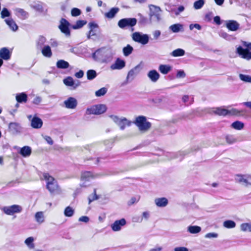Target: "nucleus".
<instances>
[{
    "mask_svg": "<svg viewBox=\"0 0 251 251\" xmlns=\"http://www.w3.org/2000/svg\"><path fill=\"white\" fill-rule=\"evenodd\" d=\"M240 230L243 232H251V223H242L240 226Z\"/></svg>",
    "mask_w": 251,
    "mask_h": 251,
    "instance_id": "58836bf2",
    "label": "nucleus"
},
{
    "mask_svg": "<svg viewBox=\"0 0 251 251\" xmlns=\"http://www.w3.org/2000/svg\"><path fill=\"white\" fill-rule=\"evenodd\" d=\"M15 11L17 16L21 19H25L27 18L28 16V13L23 9L17 8Z\"/></svg>",
    "mask_w": 251,
    "mask_h": 251,
    "instance_id": "c9c22d12",
    "label": "nucleus"
},
{
    "mask_svg": "<svg viewBox=\"0 0 251 251\" xmlns=\"http://www.w3.org/2000/svg\"><path fill=\"white\" fill-rule=\"evenodd\" d=\"M137 22V19L134 18H123L118 21V25L122 29L131 27V30L133 31L134 28L133 27L136 25Z\"/></svg>",
    "mask_w": 251,
    "mask_h": 251,
    "instance_id": "6e6552de",
    "label": "nucleus"
},
{
    "mask_svg": "<svg viewBox=\"0 0 251 251\" xmlns=\"http://www.w3.org/2000/svg\"><path fill=\"white\" fill-rule=\"evenodd\" d=\"M69 63L62 59L59 60L56 62V67L58 69H65L69 68Z\"/></svg>",
    "mask_w": 251,
    "mask_h": 251,
    "instance_id": "473e14b6",
    "label": "nucleus"
},
{
    "mask_svg": "<svg viewBox=\"0 0 251 251\" xmlns=\"http://www.w3.org/2000/svg\"><path fill=\"white\" fill-rule=\"evenodd\" d=\"M126 224V221L123 218L119 220H117L111 225V228L114 231H118L121 230V227Z\"/></svg>",
    "mask_w": 251,
    "mask_h": 251,
    "instance_id": "f3484780",
    "label": "nucleus"
},
{
    "mask_svg": "<svg viewBox=\"0 0 251 251\" xmlns=\"http://www.w3.org/2000/svg\"><path fill=\"white\" fill-rule=\"evenodd\" d=\"M201 229V227L197 226H190L187 227V231L191 234L198 233Z\"/></svg>",
    "mask_w": 251,
    "mask_h": 251,
    "instance_id": "e433bc0d",
    "label": "nucleus"
},
{
    "mask_svg": "<svg viewBox=\"0 0 251 251\" xmlns=\"http://www.w3.org/2000/svg\"><path fill=\"white\" fill-rule=\"evenodd\" d=\"M86 24V22L84 20H78L76 22V24L73 25L72 27L74 29H79L81 28L83 25Z\"/></svg>",
    "mask_w": 251,
    "mask_h": 251,
    "instance_id": "de8ad7c7",
    "label": "nucleus"
},
{
    "mask_svg": "<svg viewBox=\"0 0 251 251\" xmlns=\"http://www.w3.org/2000/svg\"><path fill=\"white\" fill-rule=\"evenodd\" d=\"M218 234L214 232L208 233L205 235V237L206 238H216L218 237Z\"/></svg>",
    "mask_w": 251,
    "mask_h": 251,
    "instance_id": "bf43d9fd",
    "label": "nucleus"
},
{
    "mask_svg": "<svg viewBox=\"0 0 251 251\" xmlns=\"http://www.w3.org/2000/svg\"><path fill=\"white\" fill-rule=\"evenodd\" d=\"M74 214V209L70 206L67 207L64 210V215L66 217H72Z\"/></svg>",
    "mask_w": 251,
    "mask_h": 251,
    "instance_id": "8fccbe9b",
    "label": "nucleus"
},
{
    "mask_svg": "<svg viewBox=\"0 0 251 251\" xmlns=\"http://www.w3.org/2000/svg\"><path fill=\"white\" fill-rule=\"evenodd\" d=\"M154 202L157 207H164L167 205L168 200L166 198H158L154 200Z\"/></svg>",
    "mask_w": 251,
    "mask_h": 251,
    "instance_id": "4be33fe9",
    "label": "nucleus"
},
{
    "mask_svg": "<svg viewBox=\"0 0 251 251\" xmlns=\"http://www.w3.org/2000/svg\"><path fill=\"white\" fill-rule=\"evenodd\" d=\"M139 200V198H136V197H132L131 198V199L128 201V205H131L135 203V202H137Z\"/></svg>",
    "mask_w": 251,
    "mask_h": 251,
    "instance_id": "680f3d73",
    "label": "nucleus"
},
{
    "mask_svg": "<svg viewBox=\"0 0 251 251\" xmlns=\"http://www.w3.org/2000/svg\"><path fill=\"white\" fill-rule=\"evenodd\" d=\"M171 67L168 65H160L159 66V71L163 74H167L171 70Z\"/></svg>",
    "mask_w": 251,
    "mask_h": 251,
    "instance_id": "4c0bfd02",
    "label": "nucleus"
},
{
    "mask_svg": "<svg viewBox=\"0 0 251 251\" xmlns=\"http://www.w3.org/2000/svg\"><path fill=\"white\" fill-rule=\"evenodd\" d=\"M95 176L91 172L86 171L82 173L81 180L84 181H89L91 179L94 178Z\"/></svg>",
    "mask_w": 251,
    "mask_h": 251,
    "instance_id": "c85d7f7f",
    "label": "nucleus"
},
{
    "mask_svg": "<svg viewBox=\"0 0 251 251\" xmlns=\"http://www.w3.org/2000/svg\"><path fill=\"white\" fill-rule=\"evenodd\" d=\"M114 143L113 139L107 140L104 141V145L106 146L107 149H111Z\"/></svg>",
    "mask_w": 251,
    "mask_h": 251,
    "instance_id": "6e6d98bb",
    "label": "nucleus"
},
{
    "mask_svg": "<svg viewBox=\"0 0 251 251\" xmlns=\"http://www.w3.org/2000/svg\"><path fill=\"white\" fill-rule=\"evenodd\" d=\"M107 91V88L105 87H102L99 89V90L96 91L95 95L97 97H101L104 95Z\"/></svg>",
    "mask_w": 251,
    "mask_h": 251,
    "instance_id": "3c124183",
    "label": "nucleus"
},
{
    "mask_svg": "<svg viewBox=\"0 0 251 251\" xmlns=\"http://www.w3.org/2000/svg\"><path fill=\"white\" fill-rule=\"evenodd\" d=\"M34 241V238L33 237H29L25 240V244L26 245L29 250H32L35 248Z\"/></svg>",
    "mask_w": 251,
    "mask_h": 251,
    "instance_id": "f704fd0d",
    "label": "nucleus"
},
{
    "mask_svg": "<svg viewBox=\"0 0 251 251\" xmlns=\"http://www.w3.org/2000/svg\"><path fill=\"white\" fill-rule=\"evenodd\" d=\"M43 126V121L39 117L34 116L31 120V126L36 129L40 128Z\"/></svg>",
    "mask_w": 251,
    "mask_h": 251,
    "instance_id": "aec40b11",
    "label": "nucleus"
},
{
    "mask_svg": "<svg viewBox=\"0 0 251 251\" xmlns=\"http://www.w3.org/2000/svg\"><path fill=\"white\" fill-rule=\"evenodd\" d=\"M150 9L149 17L151 23L158 22L161 20V8L157 6L150 4L149 6Z\"/></svg>",
    "mask_w": 251,
    "mask_h": 251,
    "instance_id": "20e7f679",
    "label": "nucleus"
},
{
    "mask_svg": "<svg viewBox=\"0 0 251 251\" xmlns=\"http://www.w3.org/2000/svg\"><path fill=\"white\" fill-rule=\"evenodd\" d=\"M204 0H198L197 1H196L194 3V8L195 9H200L202 7L203 5L204 4Z\"/></svg>",
    "mask_w": 251,
    "mask_h": 251,
    "instance_id": "09e8293b",
    "label": "nucleus"
},
{
    "mask_svg": "<svg viewBox=\"0 0 251 251\" xmlns=\"http://www.w3.org/2000/svg\"><path fill=\"white\" fill-rule=\"evenodd\" d=\"M107 108L104 104H97L87 108L86 114L87 115H100L106 111Z\"/></svg>",
    "mask_w": 251,
    "mask_h": 251,
    "instance_id": "1a4fd4ad",
    "label": "nucleus"
},
{
    "mask_svg": "<svg viewBox=\"0 0 251 251\" xmlns=\"http://www.w3.org/2000/svg\"><path fill=\"white\" fill-rule=\"evenodd\" d=\"M239 77L241 80L244 82L251 83V76L249 75L240 74Z\"/></svg>",
    "mask_w": 251,
    "mask_h": 251,
    "instance_id": "a18cd8bd",
    "label": "nucleus"
},
{
    "mask_svg": "<svg viewBox=\"0 0 251 251\" xmlns=\"http://www.w3.org/2000/svg\"><path fill=\"white\" fill-rule=\"evenodd\" d=\"M44 138L49 144L52 145L53 144V142L50 137L48 136H45Z\"/></svg>",
    "mask_w": 251,
    "mask_h": 251,
    "instance_id": "338daca9",
    "label": "nucleus"
},
{
    "mask_svg": "<svg viewBox=\"0 0 251 251\" xmlns=\"http://www.w3.org/2000/svg\"><path fill=\"white\" fill-rule=\"evenodd\" d=\"M9 128L12 133L15 134L20 132L21 127L18 123H10L9 125Z\"/></svg>",
    "mask_w": 251,
    "mask_h": 251,
    "instance_id": "393cba45",
    "label": "nucleus"
},
{
    "mask_svg": "<svg viewBox=\"0 0 251 251\" xmlns=\"http://www.w3.org/2000/svg\"><path fill=\"white\" fill-rule=\"evenodd\" d=\"M20 153L24 157H28L31 153V149L28 146H25L21 149Z\"/></svg>",
    "mask_w": 251,
    "mask_h": 251,
    "instance_id": "7c9ffc66",
    "label": "nucleus"
},
{
    "mask_svg": "<svg viewBox=\"0 0 251 251\" xmlns=\"http://www.w3.org/2000/svg\"><path fill=\"white\" fill-rule=\"evenodd\" d=\"M87 78L88 80H91L94 79L97 76V73L94 70H89L87 72Z\"/></svg>",
    "mask_w": 251,
    "mask_h": 251,
    "instance_id": "49530a36",
    "label": "nucleus"
},
{
    "mask_svg": "<svg viewBox=\"0 0 251 251\" xmlns=\"http://www.w3.org/2000/svg\"><path fill=\"white\" fill-rule=\"evenodd\" d=\"M185 76V74L183 71L179 70L177 72L176 77L178 78H182Z\"/></svg>",
    "mask_w": 251,
    "mask_h": 251,
    "instance_id": "69168bd1",
    "label": "nucleus"
},
{
    "mask_svg": "<svg viewBox=\"0 0 251 251\" xmlns=\"http://www.w3.org/2000/svg\"><path fill=\"white\" fill-rule=\"evenodd\" d=\"M114 53L110 48L103 47L96 50L92 54L93 58L100 63L111 62Z\"/></svg>",
    "mask_w": 251,
    "mask_h": 251,
    "instance_id": "f257e3e1",
    "label": "nucleus"
},
{
    "mask_svg": "<svg viewBox=\"0 0 251 251\" xmlns=\"http://www.w3.org/2000/svg\"><path fill=\"white\" fill-rule=\"evenodd\" d=\"M212 13L211 12L208 13L205 15L204 20L206 22H210L212 19Z\"/></svg>",
    "mask_w": 251,
    "mask_h": 251,
    "instance_id": "e2e57ef3",
    "label": "nucleus"
},
{
    "mask_svg": "<svg viewBox=\"0 0 251 251\" xmlns=\"http://www.w3.org/2000/svg\"><path fill=\"white\" fill-rule=\"evenodd\" d=\"M247 175H237L235 176V181L238 182L241 185L247 187Z\"/></svg>",
    "mask_w": 251,
    "mask_h": 251,
    "instance_id": "5701e85b",
    "label": "nucleus"
},
{
    "mask_svg": "<svg viewBox=\"0 0 251 251\" xmlns=\"http://www.w3.org/2000/svg\"><path fill=\"white\" fill-rule=\"evenodd\" d=\"M220 36L226 40H230L232 38L230 35L225 32H221L220 33Z\"/></svg>",
    "mask_w": 251,
    "mask_h": 251,
    "instance_id": "4d7b16f0",
    "label": "nucleus"
},
{
    "mask_svg": "<svg viewBox=\"0 0 251 251\" xmlns=\"http://www.w3.org/2000/svg\"><path fill=\"white\" fill-rule=\"evenodd\" d=\"M226 141L228 144H233L236 141V138L234 137L233 135H228L226 137Z\"/></svg>",
    "mask_w": 251,
    "mask_h": 251,
    "instance_id": "603ef678",
    "label": "nucleus"
},
{
    "mask_svg": "<svg viewBox=\"0 0 251 251\" xmlns=\"http://www.w3.org/2000/svg\"><path fill=\"white\" fill-rule=\"evenodd\" d=\"M226 27L230 31H237L239 28L240 25L237 22L234 20H227L226 21Z\"/></svg>",
    "mask_w": 251,
    "mask_h": 251,
    "instance_id": "dca6fc26",
    "label": "nucleus"
},
{
    "mask_svg": "<svg viewBox=\"0 0 251 251\" xmlns=\"http://www.w3.org/2000/svg\"><path fill=\"white\" fill-rule=\"evenodd\" d=\"M80 14L81 11L78 8H73L71 10V14L73 16L76 17L80 15Z\"/></svg>",
    "mask_w": 251,
    "mask_h": 251,
    "instance_id": "5fc2aeb1",
    "label": "nucleus"
},
{
    "mask_svg": "<svg viewBox=\"0 0 251 251\" xmlns=\"http://www.w3.org/2000/svg\"><path fill=\"white\" fill-rule=\"evenodd\" d=\"M70 24L68 21L64 18H62L60 21V25L58 27L63 33L66 36L69 37L70 36Z\"/></svg>",
    "mask_w": 251,
    "mask_h": 251,
    "instance_id": "f8f14e48",
    "label": "nucleus"
},
{
    "mask_svg": "<svg viewBox=\"0 0 251 251\" xmlns=\"http://www.w3.org/2000/svg\"><path fill=\"white\" fill-rule=\"evenodd\" d=\"M118 7H113L108 12L104 14L105 17L108 19H113L119 11Z\"/></svg>",
    "mask_w": 251,
    "mask_h": 251,
    "instance_id": "a878e982",
    "label": "nucleus"
},
{
    "mask_svg": "<svg viewBox=\"0 0 251 251\" xmlns=\"http://www.w3.org/2000/svg\"><path fill=\"white\" fill-rule=\"evenodd\" d=\"M147 76L151 81L154 83L157 82L160 76L159 74L155 70L150 71L147 74Z\"/></svg>",
    "mask_w": 251,
    "mask_h": 251,
    "instance_id": "6ab92c4d",
    "label": "nucleus"
},
{
    "mask_svg": "<svg viewBox=\"0 0 251 251\" xmlns=\"http://www.w3.org/2000/svg\"><path fill=\"white\" fill-rule=\"evenodd\" d=\"M63 83L67 86L72 87L73 89H75L80 85V82L78 80L74 81L71 76H68L63 79Z\"/></svg>",
    "mask_w": 251,
    "mask_h": 251,
    "instance_id": "ddd939ff",
    "label": "nucleus"
},
{
    "mask_svg": "<svg viewBox=\"0 0 251 251\" xmlns=\"http://www.w3.org/2000/svg\"><path fill=\"white\" fill-rule=\"evenodd\" d=\"M134 123L138 127L139 130L142 132L147 131L151 126V123L147 121L146 117L144 116L136 117Z\"/></svg>",
    "mask_w": 251,
    "mask_h": 251,
    "instance_id": "423d86ee",
    "label": "nucleus"
},
{
    "mask_svg": "<svg viewBox=\"0 0 251 251\" xmlns=\"http://www.w3.org/2000/svg\"><path fill=\"white\" fill-rule=\"evenodd\" d=\"M132 40L142 45H146L149 41V36L141 32H135L132 34Z\"/></svg>",
    "mask_w": 251,
    "mask_h": 251,
    "instance_id": "9d476101",
    "label": "nucleus"
},
{
    "mask_svg": "<svg viewBox=\"0 0 251 251\" xmlns=\"http://www.w3.org/2000/svg\"><path fill=\"white\" fill-rule=\"evenodd\" d=\"M98 196L97 195L96 193V190H94V194L91 196H90L88 198L89 199V203H90L92 201L94 200H96L98 199Z\"/></svg>",
    "mask_w": 251,
    "mask_h": 251,
    "instance_id": "052dcab7",
    "label": "nucleus"
},
{
    "mask_svg": "<svg viewBox=\"0 0 251 251\" xmlns=\"http://www.w3.org/2000/svg\"><path fill=\"white\" fill-rule=\"evenodd\" d=\"M35 219L38 224L43 223L45 222V216L43 212L42 211L36 212L35 214Z\"/></svg>",
    "mask_w": 251,
    "mask_h": 251,
    "instance_id": "2f4dec72",
    "label": "nucleus"
},
{
    "mask_svg": "<svg viewBox=\"0 0 251 251\" xmlns=\"http://www.w3.org/2000/svg\"><path fill=\"white\" fill-rule=\"evenodd\" d=\"M0 209L6 215H12L14 213L21 212L22 211V207L19 205L14 204L1 207Z\"/></svg>",
    "mask_w": 251,
    "mask_h": 251,
    "instance_id": "9b49d317",
    "label": "nucleus"
},
{
    "mask_svg": "<svg viewBox=\"0 0 251 251\" xmlns=\"http://www.w3.org/2000/svg\"><path fill=\"white\" fill-rule=\"evenodd\" d=\"M90 30L87 35V38L90 39L91 36L96 35V31L94 30L95 28L98 27V25L94 23L91 22L88 25Z\"/></svg>",
    "mask_w": 251,
    "mask_h": 251,
    "instance_id": "cd10ccee",
    "label": "nucleus"
},
{
    "mask_svg": "<svg viewBox=\"0 0 251 251\" xmlns=\"http://www.w3.org/2000/svg\"><path fill=\"white\" fill-rule=\"evenodd\" d=\"M231 127L237 130H241L243 128L244 125V124L239 121H235L231 124Z\"/></svg>",
    "mask_w": 251,
    "mask_h": 251,
    "instance_id": "37998d69",
    "label": "nucleus"
},
{
    "mask_svg": "<svg viewBox=\"0 0 251 251\" xmlns=\"http://www.w3.org/2000/svg\"><path fill=\"white\" fill-rule=\"evenodd\" d=\"M213 112L220 116L231 115V116H242L245 114L246 111L245 110H238L236 108H232L227 110L221 107L214 108L213 109Z\"/></svg>",
    "mask_w": 251,
    "mask_h": 251,
    "instance_id": "f03ea898",
    "label": "nucleus"
},
{
    "mask_svg": "<svg viewBox=\"0 0 251 251\" xmlns=\"http://www.w3.org/2000/svg\"><path fill=\"white\" fill-rule=\"evenodd\" d=\"M43 177L47 182V189L50 193L59 191V188L56 180L48 173H44Z\"/></svg>",
    "mask_w": 251,
    "mask_h": 251,
    "instance_id": "7ed1b4c3",
    "label": "nucleus"
},
{
    "mask_svg": "<svg viewBox=\"0 0 251 251\" xmlns=\"http://www.w3.org/2000/svg\"><path fill=\"white\" fill-rule=\"evenodd\" d=\"M33 8L37 11L39 12H43V7L41 4H36L33 6Z\"/></svg>",
    "mask_w": 251,
    "mask_h": 251,
    "instance_id": "13d9d810",
    "label": "nucleus"
},
{
    "mask_svg": "<svg viewBox=\"0 0 251 251\" xmlns=\"http://www.w3.org/2000/svg\"><path fill=\"white\" fill-rule=\"evenodd\" d=\"M141 70L140 65H138L131 69L128 73L126 77L127 81H132L135 77L139 73Z\"/></svg>",
    "mask_w": 251,
    "mask_h": 251,
    "instance_id": "4468645a",
    "label": "nucleus"
},
{
    "mask_svg": "<svg viewBox=\"0 0 251 251\" xmlns=\"http://www.w3.org/2000/svg\"><path fill=\"white\" fill-rule=\"evenodd\" d=\"M223 226L227 228H233L236 226V223L232 220H226L223 223Z\"/></svg>",
    "mask_w": 251,
    "mask_h": 251,
    "instance_id": "a19ab883",
    "label": "nucleus"
},
{
    "mask_svg": "<svg viewBox=\"0 0 251 251\" xmlns=\"http://www.w3.org/2000/svg\"><path fill=\"white\" fill-rule=\"evenodd\" d=\"M133 50V48L129 45H127L123 49V53L126 56L129 55L132 52Z\"/></svg>",
    "mask_w": 251,
    "mask_h": 251,
    "instance_id": "c03bdc74",
    "label": "nucleus"
},
{
    "mask_svg": "<svg viewBox=\"0 0 251 251\" xmlns=\"http://www.w3.org/2000/svg\"><path fill=\"white\" fill-rule=\"evenodd\" d=\"M16 100L19 103L26 102L27 100V96L25 93H19L16 96Z\"/></svg>",
    "mask_w": 251,
    "mask_h": 251,
    "instance_id": "c756f323",
    "label": "nucleus"
},
{
    "mask_svg": "<svg viewBox=\"0 0 251 251\" xmlns=\"http://www.w3.org/2000/svg\"><path fill=\"white\" fill-rule=\"evenodd\" d=\"M169 28L174 33L183 31V26L180 24H176L171 25Z\"/></svg>",
    "mask_w": 251,
    "mask_h": 251,
    "instance_id": "72a5a7b5",
    "label": "nucleus"
},
{
    "mask_svg": "<svg viewBox=\"0 0 251 251\" xmlns=\"http://www.w3.org/2000/svg\"><path fill=\"white\" fill-rule=\"evenodd\" d=\"M10 29L13 31H16L18 29V26L15 22L11 18H8L4 20Z\"/></svg>",
    "mask_w": 251,
    "mask_h": 251,
    "instance_id": "b1692460",
    "label": "nucleus"
},
{
    "mask_svg": "<svg viewBox=\"0 0 251 251\" xmlns=\"http://www.w3.org/2000/svg\"><path fill=\"white\" fill-rule=\"evenodd\" d=\"M0 14L1 17L3 19L6 17H9L10 15V13L7 8H4L2 10Z\"/></svg>",
    "mask_w": 251,
    "mask_h": 251,
    "instance_id": "864d4df0",
    "label": "nucleus"
},
{
    "mask_svg": "<svg viewBox=\"0 0 251 251\" xmlns=\"http://www.w3.org/2000/svg\"><path fill=\"white\" fill-rule=\"evenodd\" d=\"M78 221L79 222H84V223H87L89 222V218L87 216H81L80 217L79 219H78Z\"/></svg>",
    "mask_w": 251,
    "mask_h": 251,
    "instance_id": "0e129e2a",
    "label": "nucleus"
},
{
    "mask_svg": "<svg viewBox=\"0 0 251 251\" xmlns=\"http://www.w3.org/2000/svg\"><path fill=\"white\" fill-rule=\"evenodd\" d=\"M243 45L247 47V49H245L239 46L237 48L236 52L242 58L249 60L251 59V51L249 50H251V43L244 42Z\"/></svg>",
    "mask_w": 251,
    "mask_h": 251,
    "instance_id": "0eeeda50",
    "label": "nucleus"
},
{
    "mask_svg": "<svg viewBox=\"0 0 251 251\" xmlns=\"http://www.w3.org/2000/svg\"><path fill=\"white\" fill-rule=\"evenodd\" d=\"M41 49L42 54L46 57L50 58L51 57L52 53L50 47L49 45L44 46Z\"/></svg>",
    "mask_w": 251,
    "mask_h": 251,
    "instance_id": "bb28decb",
    "label": "nucleus"
},
{
    "mask_svg": "<svg viewBox=\"0 0 251 251\" xmlns=\"http://www.w3.org/2000/svg\"><path fill=\"white\" fill-rule=\"evenodd\" d=\"M126 66V62L124 60L118 58L115 63L112 64L110 68L112 70H121L124 68Z\"/></svg>",
    "mask_w": 251,
    "mask_h": 251,
    "instance_id": "a211bd4d",
    "label": "nucleus"
},
{
    "mask_svg": "<svg viewBox=\"0 0 251 251\" xmlns=\"http://www.w3.org/2000/svg\"><path fill=\"white\" fill-rule=\"evenodd\" d=\"M185 54V50L181 49H177L171 53V55L174 57L182 56Z\"/></svg>",
    "mask_w": 251,
    "mask_h": 251,
    "instance_id": "ea45409f",
    "label": "nucleus"
},
{
    "mask_svg": "<svg viewBox=\"0 0 251 251\" xmlns=\"http://www.w3.org/2000/svg\"><path fill=\"white\" fill-rule=\"evenodd\" d=\"M11 57V53L7 48L4 47L0 49V58L5 60H8Z\"/></svg>",
    "mask_w": 251,
    "mask_h": 251,
    "instance_id": "412c9836",
    "label": "nucleus"
},
{
    "mask_svg": "<svg viewBox=\"0 0 251 251\" xmlns=\"http://www.w3.org/2000/svg\"><path fill=\"white\" fill-rule=\"evenodd\" d=\"M46 39L43 36H40L37 41V47L38 49H42L45 45Z\"/></svg>",
    "mask_w": 251,
    "mask_h": 251,
    "instance_id": "79ce46f5",
    "label": "nucleus"
},
{
    "mask_svg": "<svg viewBox=\"0 0 251 251\" xmlns=\"http://www.w3.org/2000/svg\"><path fill=\"white\" fill-rule=\"evenodd\" d=\"M109 117L119 126L121 130H124L126 126H130L132 122L124 117H119L116 115H111Z\"/></svg>",
    "mask_w": 251,
    "mask_h": 251,
    "instance_id": "39448f33",
    "label": "nucleus"
},
{
    "mask_svg": "<svg viewBox=\"0 0 251 251\" xmlns=\"http://www.w3.org/2000/svg\"><path fill=\"white\" fill-rule=\"evenodd\" d=\"M65 107L68 109H75L77 105L76 99L74 97H69L64 101Z\"/></svg>",
    "mask_w": 251,
    "mask_h": 251,
    "instance_id": "2eb2a0df",
    "label": "nucleus"
},
{
    "mask_svg": "<svg viewBox=\"0 0 251 251\" xmlns=\"http://www.w3.org/2000/svg\"><path fill=\"white\" fill-rule=\"evenodd\" d=\"M174 251H188V249L185 247H179L175 248Z\"/></svg>",
    "mask_w": 251,
    "mask_h": 251,
    "instance_id": "774afa93",
    "label": "nucleus"
}]
</instances>
